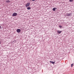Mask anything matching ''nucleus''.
<instances>
[{
    "label": "nucleus",
    "mask_w": 74,
    "mask_h": 74,
    "mask_svg": "<svg viewBox=\"0 0 74 74\" xmlns=\"http://www.w3.org/2000/svg\"><path fill=\"white\" fill-rule=\"evenodd\" d=\"M58 60H59V59H58Z\"/></svg>",
    "instance_id": "16"
},
{
    "label": "nucleus",
    "mask_w": 74,
    "mask_h": 74,
    "mask_svg": "<svg viewBox=\"0 0 74 74\" xmlns=\"http://www.w3.org/2000/svg\"><path fill=\"white\" fill-rule=\"evenodd\" d=\"M59 27H60V28H61V27H62V26H61L60 25H59Z\"/></svg>",
    "instance_id": "10"
},
{
    "label": "nucleus",
    "mask_w": 74,
    "mask_h": 74,
    "mask_svg": "<svg viewBox=\"0 0 74 74\" xmlns=\"http://www.w3.org/2000/svg\"><path fill=\"white\" fill-rule=\"evenodd\" d=\"M6 2L7 3H10V0H8L6 1Z\"/></svg>",
    "instance_id": "6"
},
{
    "label": "nucleus",
    "mask_w": 74,
    "mask_h": 74,
    "mask_svg": "<svg viewBox=\"0 0 74 74\" xmlns=\"http://www.w3.org/2000/svg\"><path fill=\"white\" fill-rule=\"evenodd\" d=\"M1 27L0 25V29H1Z\"/></svg>",
    "instance_id": "14"
},
{
    "label": "nucleus",
    "mask_w": 74,
    "mask_h": 74,
    "mask_svg": "<svg viewBox=\"0 0 74 74\" xmlns=\"http://www.w3.org/2000/svg\"><path fill=\"white\" fill-rule=\"evenodd\" d=\"M1 42L0 41V44H1Z\"/></svg>",
    "instance_id": "13"
},
{
    "label": "nucleus",
    "mask_w": 74,
    "mask_h": 74,
    "mask_svg": "<svg viewBox=\"0 0 74 74\" xmlns=\"http://www.w3.org/2000/svg\"><path fill=\"white\" fill-rule=\"evenodd\" d=\"M32 0V1H35V0Z\"/></svg>",
    "instance_id": "15"
},
{
    "label": "nucleus",
    "mask_w": 74,
    "mask_h": 74,
    "mask_svg": "<svg viewBox=\"0 0 74 74\" xmlns=\"http://www.w3.org/2000/svg\"><path fill=\"white\" fill-rule=\"evenodd\" d=\"M26 7H29L30 5V3H27L25 5Z\"/></svg>",
    "instance_id": "3"
},
{
    "label": "nucleus",
    "mask_w": 74,
    "mask_h": 74,
    "mask_svg": "<svg viewBox=\"0 0 74 74\" xmlns=\"http://www.w3.org/2000/svg\"><path fill=\"white\" fill-rule=\"evenodd\" d=\"M71 15V13H68L66 14V16H70Z\"/></svg>",
    "instance_id": "4"
},
{
    "label": "nucleus",
    "mask_w": 74,
    "mask_h": 74,
    "mask_svg": "<svg viewBox=\"0 0 74 74\" xmlns=\"http://www.w3.org/2000/svg\"><path fill=\"white\" fill-rule=\"evenodd\" d=\"M57 33H58V34H60L62 33V31H60L59 30H58L57 31Z\"/></svg>",
    "instance_id": "5"
},
{
    "label": "nucleus",
    "mask_w": 74,
    "mask_h": 74,
    "mask_svg": "<svg viewBox=\"0 0 74 74\" xmlns=\"http://www.w3.org/2000/svg\"><path fill=\"white\" fill-rule=\"evenodd\" d=\"M16 15H17V13L15 12L12 15L13 16H16Z\"/></svg>",
    "instance_id": "1"
},
{
    "label": "nucleus",
    "mask_w": 74,
    "mask_h": 74,
    "mask_svg": "<svg viewBox=\"0 0 74 74\" xmlns=\"http://www.w3.org/2000/svg\"><path fill=\"white\" fill-rule=\"evenodd\" d=\"M50 63H51L52 64H55V62H53V61H50Z\"/></svg>",
    "instance_id": "9"
},
{
    "label": "nucleus",
    "mask_w": 74,
    "mask_h": 74,
    "mask_svg": "<svg viewBox=\"0 0 74 74\" xmlns=\"http://www.w3.org/2000/svg\"><path fill=\"white\" fill-rule=\"evenodd\" d=\"M21 29H17L16 30V32L17 33H20L21 32Z\"/></svg>",
    "instance_id": "2"
},
{
    "label": "nucleus",
    "mask_w": 74,
    "mask_h": 74,
    "mask_svg": "<svg viewBox=\"0 0 74 74\" xmlns=\"http://www.w3.org/2000/svg\"><path fill=\"white\" fill-rule=\"evenodd\" d=\"M73 64H71V67H73Z\"/></svg>",
    "instance_id": "12"
},
{
    "label": "nucleus",
    "mask_w": 74,
    "mask_h": 74,
    "mask_svg": "<svg viewBox=\"0 0 74 74\" xmlns=\"http://www.w3.org/2000/svg\"><path fill=\"white\" fill-rule=\"evenodd\" d=\"M56 8H54L53 9V10L54 11H55V10H56Z\"/></svg>",
    "instance_id": "8"
},
{
    "label": "nucleus",
    "mask_w": 74,
    "mask_h": 74,
    "mask_svg": "<svg viewBox=\"0 0 74 74\" xmlns=\"http://www.w3.org/2000/svg\"><path fill=\"white\" fill-rule=\"evenodd\" d=\"M69 1L70 2H72V1H73V0H70Z\"/></svg>",
    "instance_id": "11"
},
{
    "label": "nucleus",
    "mask_w": 74,
    "mask_h": 74,
    "mask_svg": "<svg viewBox=\"0 0 74 74\" xmlns=\"http://www.w3.org/2000/svg\"><path fill=\"white\" fill-rule=\"evenodd\" d=\"M27 10H29L31 9V8L30 7H28L27 8Z\"/></svg>",
    "instance_id": "7"
}]
</instances>
